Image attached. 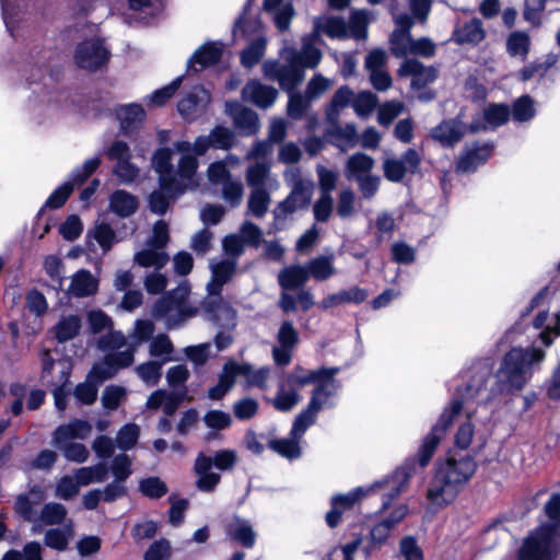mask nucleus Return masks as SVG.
<instances>
[{"label": "nucleus", "instance_id": "obj_29", "mask_svg": "<svg viewBox=\"0 0 560 560\" xmlns=\"http://www.w3.org/2000/svg\"><path fill=\"white\" fill-rule=\"evenodd\" d=\"M45 499L44 490L40 486L34 485L28 492L21 493L14 502L15 513L26 522H34L36 513L34 506L39 505Z\"/></svg>", "mask_w": 560, "mask_h": 560}, {"label": "nucleus", "instance_id": "obj_57", "mask_svg": "<svg viewBox=\"0 0 560 560\" xmlns=\"http://www.w3.org/2000/svg\"><path fill=\"white\" fill-rule=\"evenodd\" d=\"M139 491L151 500H158L168 492V488L160 477L152 476L139 481Z\"/></svg>", "mask_w": 560, "mask_h": 560}, {"label": "nucleus", "instance_id": "obj_51", "mask_svg": "<svg viewBox=\"0 0 560 560\" xmlns=\"http://www.w3.org/2000/svg\"><path fill=\"white\" fill-rule=\"evenodd\" d=\"M183 194L163 189L159 185V189L153 190L149 196V209L158 215H163L166 213L171 202L175 201Z\"/></svg>", "mask_w": 560, "mask_h": 560}, {"label": "nucleus", "instance_id": "obj_11", "mask_svg": "<svg viewBox=\"0 0 560 560\" xmlns=\"http://www.w3.org/2000/svg\"><path fill=\"white\" fill-rule=\"evenodd\" d=\"M517 560H552V533L541 527L526 537L517 551Z\"/></svg>", "mask_w": 560, "mask_h": 560}, {"label": "nucleus", "instance_id": "obj_31", "mask_svg": "<svg viewBox=\"0 0 560 560\" xmlns=\"http://www.w3.org/2000/svg\"><path fill=\"white\" fill-rule=\"evenodd\" d=\"M91 432L92 425L86 420L74 419L67 424L57 427L52 433V441L56 446H60L73 439L84 440Z\"/></svg>", "mask_w": 560, "mask_h": 560}, {"label": "nucleus", "instance_id": "obj_15", "mask_svg": "<svg viewBox=\"0 0 560 560\" xmlns=\"http://www.w3.org/2000/svg\"><path fill=\"white\" fill-rule=\"evenodd\" d=\"M494 142H475L471 147L465 148L456 162V172L463 174L474 173L483 165L492 155Z\"/></svg>", "mask_w": 560, "mask_h": 560}, {"label": "nucleus", "instance_id": "obj_50", "mask_svg": "<svg viewBox=\"0 0 560 560\" xmlns=\"http://www.w3.org/2000/svg\"><path fill=\"white\" fill-rule=\"evenodd\" d=\"M510 113L513 121L518 124L528 122L537 113L535 102L528 94H524L512 103Z\"/></svg>", "mask_w": 560, "mask_h": 560}, {"label": "nucleus", "instance_id": "obj_38", "mask_svg": "<svg viewBox=\"0 0 560 560\" xmlns=\"http://www.w3.org/2000/svg\"><path fill=\"white\" fill-rule=\"evenodd\" d=\"M138 206V198L124 189H117L109 196V209L119 218L132 215Z\"/></svg>", "mask_w": 560, "mask_h": 560}, {"label": "nucleus", "instance_id": "obj_25", "mask_svg": "<svg viewBox=\"0 0 560 560\" xmlns=\"http://www.w3.org/2000/svg\"><path fill=\"white\" fill-rule=\"evenodd\" d=\"M32 0H0L1 15L7 31L15 37L14 31L19 27L26 14L31 13Z\"/></svg>", "mask_w": 560, "mask_h": 560}, {"label": "nucleus", "instance_id": "obj_6", "mask_svg": "<svg viewBox=\"0 0 560 560\" xmlns=\"http://www.w3.org/2000/svg\"><path fill=\"white\" fill-rule=\"evenodd\" d=\"M340 371L339 366H322L307 371L298 368L294 372L289 373V383L300 386L313 384L314 388L308 405L319 413L322 410L332 409L337 406L342 385L336 375Z\"/></svg>", "mask_w": 560, "mask_h": 560}, {"label": "nucleus", "instance_id": "obj_2", "mask_svg": "<svg viewBox=\"0 0 560 560\" xmlns=\"http://www.w3.org/2000/svg\"><path fill=\"white\" fill-rule=\"evenodd\" d=\"M421 445L418 452L408 457L402 465L397 467L393 474L375 480L369 486H361L350 490L348 493H338L330 498V510L326 513L325 521L328 527L336 528L340 522L342 514L353 509V506L364 497L382 491V508L384 511L389 508L392 502L406 490L410 478L417 471V468L423 469L425 465L421 462Z\"/></svg>", "mask_w": 560, "mask_h": 560}, {"label": "nucleus", "instance_id": "obj_45", "mask_svg": "<svg viewBox=\"0 0 560 560\" xmlns=\"http://www.w3.org/2000/svg\"><path fill=\"white\" fill-rule=\"evenodd\" d=\"M170 260L165 250L148 246V248L137 252L133 256V262L140 267H153L155 270L162 269Z\"/></svg>", "mask_w": 560, "mask_h": 560}, {"label": "nucleus", "instance_id": "obj_61", "mask_svg": "<svg viewBox=\"0 0 560 560\" xmlns=\"http://www.w3.org/2000/svg\"><path fill=\"white\" fill-rule=\"evenodd\" d=\"M220 186L222 187V198L226 203L232 208L241 205L244 195V186L240 178L231 177Z\"/></svg>", "mask_w": 560, "mask_h": 560}, {"label": "nucleus", "instance_id": "obj_46", "mask_svg": "<svg viewBox=\"0 0 560 560\" xmlns=\"http://www.w3.org/2000/svg\"><path fill=\"white\" fill-rule=\"evenodd\" d=\"M505 47L509 56L525 61L530 50V37L526 32L514 31L509 34Z\"/></svg>", "mask_w": 560, "mask_h": 560}, {"label": "nucleus", "instance_id": "obj_42", "mask_svg": "<svg viewBox=\"0 0 560 560\" xmlns=\"http://www.w3.org/2000/svg\"><path fill=\"white\" fill-rule=\"evenodd\" d=\"M233 369V360L224 363L222 371L219 374L218 383L208 389L207 396L209 399L220 400L234 387L236 377Z\"/></svg>", "mask_w": 560, "mask_h": 560}, {"label": "nucleus", "instance_id": "obj_4", "mask_svg": "<svg viewBox=\"0 0 560 560\" xmlns=\"http://www.w3.org/2000/svg\"><path fill=\"white\" fill-rule=\"evenodd\" d=\"M476 470L477 462L469 453L451 451L439 459L425 493L430 506L438 510L451 505Z\"/></svg>", "mask_w": 560, "mask_h": 560}, {"label": "nucleus", "instance_id": "obj_16", "mask_svg": "<svg viewBox=\"0 0 560 560\" xmlns=\"http://www.w3.org/2000/svg\"><path fill=\"white\" fill-rule=\"evenodd\" d=\"M210 102L209 91L201 85H197L179 100L177 109L185 120L194 121L205 114Z\"/></svg>", "mask_w": 560, "mask_h": 560}, {"label": "nucleus", "instance_id": "obj_14", "mask_svg": "<svg viewBox=\"0 0 560 560\" xmlns=\"http://www.w3.org/2000/svg\"><path fill=\"white\" fill-rule=\"evenodd\" d=\"M201 308L215 326L221 328H234L236 326V312L222 298V294L205 298L201 302Z\"/></svg>", "mask_w": 560, "mask_h": 560}, {"label": "nucleus", "instance_id": "obj_64", "mask_svg": "<svg viewBox=\"0 0 560 560\" xmlns=\"http://www.w3.org/2000/svg\"><path fill=\"white\" fill-rule=\"evenodd\" d=\"M140 428L136 423H126L116 435V445L119 450L126 452L131 450L138 442Z\"/></svg>", "mask_w": 560, "mask_h": 560}, {"label": "nucleus", "instance_id": "obj_54", "mask_svg": "<svg viewBox=\"0 0 560 560\" xmlns=\"http://www.w3.org/2000/svg\"><path fill=\"white\" fill-rule=\"evenodd\" d=\"M318 412L307 404V406L294 418L290 435L303 438L307 429L317 421Z\"/></svg>", "mask_w": 560, "mask_h": 560}, {"label": "nucleus", "instance_id": "obj_12", "mask_svg": "<svg viewBox=\"0 0 560 560\" xmlns=\"http://www.w3.org/2000/svg\"><path fill=\"white\" fill-rule=\"evenodd\" d=\"M421 158L417 150H406L399 159L388 158L383 162V172L387 180L400 183L406 173L412 175L420 172Z\"/></svg>", "mask_w": 560, "mask_h": 560}, {"label": "nucleus", "instance_id": "obj_55", "mask_svg": "<svg viewBox=\"0 0 560 560\" xmlns=\"http://www.w3.org/2000/svg\"><path fill=\"white\" fill-rule=\"evenodd\" d=\"M67 514L68 511L63 504L49 502L43 506L38 518L44 525H60L65 522Z\"/></svg>", "mask_w": 560, "mask_h": 560}, {"label": "nucleus", "instance_id": "obj_49", "mask_svg": "<svg viewBox=\"0 0 560 560\" xmlns=\"http://www.w3.org/2000/svg\"><path fill=\"white\" fill-rule=\"evenodd\" d=\"M272 190L273 189H250L247 200L248 213L257 219L262 218L268 212Z\"/></svg>", "mask_w": 560, "mask_h": 560}, {"label": "nucleus", "instance_id": "obj_41", "mask_svg": "<svg viewBox=\"0 0 560 560\" xmlns=\"http://www.w3.org/2000/svg\"><path fill=\"white\" fill-rule=\"evenodd\" d=\"M353 91L348 85L340 86L332 95L325 109V119L327 122L339 120L340 110L348 105L352 106Z\"/></svg>", "mask_w": 560, "mask_h": 560}, {"label": "nucleus", "instance_id": "obj_59", "mask_svg": "<svg viewBox=\"0 0 560 560\" xmlns=\"http://www.w3.org/2000/svg\"><path fill=\"white\" fill-rule=\"evenodd\" d=\"M174 351L173 343L167 335L159 334L152 338L149 346V353L153 358H162L163 363L172 360L171 354Z\"/></svg>", "mask_w": 560, "mask_h": 560}, {"label": "nucleus", "instance_id": "obj_44", "mask_svg": "<svg viewBox=\"0 0 560 560\" xmlns=\"http://www.w3.org/2000/svg\"><path fill=\"white\" fill-rule=\"evenodd\" d=\"M316 28L330 38H350L348 24L339 16L322 15L316 18Z\"/></svg>", "mask_w": 560, "mask_h": 560}, {"label": "nucleus", "instance_id": "obj_8", "mask_svg": "<svg viewBox=\"0 0 560 560\" xmlns=\"http://www.w3.org/2000/svg\"><path fill=\"white\" fill-rule=\"evenodd\" d=\"M190 287L183 281L177 288L166 292L152 307V316L163 319L168 329L182 327L188 319L195 317L198 307L188 300Z\"/></svg>", "mask_w": 560, "mask_h": 560}, {"label": "nucleus", "instance_id": "obj_30", "mask_svg": "<svg viewBox=\"0 0 560 560\" xmlns=\"http://www.w3.org/2000/svg\"><path fill=\"white\" fill-rule=\"evenodd\" d=\"M368 296L369 291L366 289L354 285L349 289H343L328 294L318 303V307L323 311H327L346 303L361 304L368 299Z\"/></svg>", "mask_w": 560, "mask_h": 560}, {"label": "nucleus", "instance_id": "obj_18", "mask_svg": "<svg viewBox=\"0 0 560 560\" xmlns=\"http://www.w3.org/2000/svg\"><path fill=\"white\" fill-rule=\"evenodd\" d=\"M211 279L207 283L208 295L222 293L223 287L229 283L237 269L236 259L213 258L209 264Z\"/></svg>", "mask_w": 560, "mask_h": 560}, {"label": "nucleus", "instance_id": "obj_13", "mask_svg": "<svg viewBox=\"0 0 560 560\" xmlns=\"http://www.w3.org/2000/svg\"><path fill=\"white\" fill-rule=\"evenodd\" d=\"M312 199V185L302 179L295 182L290 194L273 209L275 221L285 220L289 214L306 208Z\"/></svg>", "mask_w": 560, "mask_h": 560}, {"label": "nucleus", "instance_id": "obj_9", "mask_svg": "<svg viewBox=\"0 0 560 560\" xmlns=\"http://www.w3.org/2000/svg\"><path fill=\"white\" fill-rule=\"evenodd\" d=\"M237 463V453L231 448L217 451L214 455L207 456L200 452L195 460L194 470L197 475L196 487L202 492H212L219 485L221 476L212 471L214 466L219 470H231Z\"/></svg>", "mask_w": 560, "mask_h": 560}, {"label": "nucleus", "instance_id": "obj_48", "mask_svg": "<svg viewBox=\"0 0 560 560\" xmlns=\"http://www.w3.org/2000/svg\"><path fill=\"white\" fill-rule=\"evenodd\" d=\"M81 329V318L78 315L62 316L54 327L58 342H66L77 337Z\"/></svg>", "mask_w": 560, "mask_h": 560}, {"label": "nucleus", "instance_id": "obj_5", "mask_svg": "<svg viewBox=\"0 0 560 560\" xmlns=\"http://www.w3.org/2000/svg\"><path fill=\"white\" fill-rule=\"evenodd\" d=\"M280 60L268 59L262 62L264 77L278 82L281 90L292 92L305 78L306 69H315L322 58L320 49H313L305 45L301 49L284 46L279 50Z\"/></svg>", "mask_w": 560, "mask_h": 560}, {"label": "nucleus", "instance_id": "obj_35", "mask_svg": "<svg viewBox=\"0 0 560 560\" xmlns=\"http://www.w3.org/2000/svg\"><path fill=\"white\" fill-rule=\"evenodd\" d=\"M548 318L549 314L547 311H541L535 316L533 326L536 329H544L539 332L538 339L534 343L539 341L545 347H549L553 339L560 335V312L555 314L551 323L546 324Z\"/></svg>", "mask_w": 560, "mask_h": 560}, {"label": "nucleus", "instance_id": "obj_1", "mask_svg": "<svg viewBox=\"0 0 560 560\" xmlns=\"http://www.w3.org/2000/svg\"><path fill=\"white\" fill-rule=\"evenodd\" d=\"M545 350L530 347H513L500 361L494 372L492 358H480L464 370L455 380L454 394L436 422L421 440V462L430 463L438 446L446 436L455 418L464 410L471 418L477 406L492 405L503 396L522 390L545 360Z\"/></svg>", "mask_w": 560, "mask_h": 560}, {"label": "nucleus", "instance_id": "obj_26", "mask_svg": "<svg viewBox=\"0 0 560 560\" xmlns=\"http://www.w3.org/2000/svg\"><path fill=\"white\" fill-rule=\"evenodd\" d=\"M117 242L116 232L105 222L96 223L86 232L85 236L88 249L95 253L97 244L101 247L103 255H106Z\"/></svg>", "mask_w": 560, "mask_h": 560}, {"label": "nucleus", "instance_id": "obj_19", "mask_svg": "<svg viewBox=\"0 0 560 560\" xmlns=\"http://www.w3.org/2000/svg\"><path fill=\"white\" fill-rule=\"evenodd\" d=\"M399 77H411L412 89H423L438 79V69L417 59H405L397 70Z\"/></svg>", "mask_w": 560, "mask_h": 560}, {"label": "nucleus", "instance_id": "obj_20", "mask_svg": "<svg viewBox=\"0 0 560 560\" xmlns=\"http://www.w3.org/2000/svg\"><path fill=\"white\" fill-rule=\"evenodd\" d=\"M330 126L325 130L326 140L341 152H347L357 147L359 142V135L357 126L353 122H348L345 126L336 122H328Z\"/></svg>", "mask_w": 560, "mask_h": 560}, {"label": "nucleus", "instance_id": "obj_39", "mask_svg": "<svg viewBox=\"0 0 560 560\" xmlns=\"http://www.w3.org/2000/svg\"><path fill=\"white\" fill-rule=\"evenodd\" d=\"M234 374L237 376L246 377V385L248 387H258L260 389L267 388V382L270 376V368L262 366L258 370H253V365L250 363H238L234 361Z\"/></svg>", "mask_w": 560, "mask_h": 560}, {"label": "nucleus", "instance_id": "obj_58", "mask_svg": "<svg viewBox=\"0 0 560 560\" xmlns=\"http://www.w3.org/2000/svg\"><path fill=\"white\" fill-rule=\"evenodd\" d=\"M289 94V101L287 105V114L294 120L301 119L305 112L310 108L312 101L300 92H287Z\"/></svg>", "mask_w": 560, "mask_h": 560}, {"label": "nucleus", "instance_id": "obj_37", "mask_svg": "<svg viewBox=\"0 0 560 560\" xmlns=\"http://www.w3.org/2000/svg\"><path fill=\"white\" fill-rule=\"evenodd\" d=\"M335 254L319 255L310 259L304 267L308 279L313 278L316 281H326L336 273L334 266Z\"/></svg>", "mask_w": 560, "mask_h": 560}, {"label": "nucleus", "instance_id": "obj_63", "mask_svg": "<svg viewBox=\"0 0 560 560\" xmlns=\"http://www.w3.org/2000/svg\"><path fill=\"white\" fill-rule=\"evenodd\" d=\"M377 104V97L370 91H362L357 95L353 94L352 108L355 114L365 118L372 114Z\"/></svg>", "mask_w": 560, "mask_h": 560}, {"label": "nucleus", "instance_id": "obj_23", "mask_svg": "<svg viewBox=\"0 0 560 560\" xmlns=\"http://www.w3.org/2000/svg\"><path fill=\"white\" fill-rule=\"evenodd\" d=\"M466 133V124L458 117L444 119L431 130V137L444 148H453Z\"/></svg>", "mask_w": 560, "mask_h": 560}, {"label": "nucleus", "instance_id": "obj_22", "mask_svg": "<svg viewBox=\"0 0 560 560\" xmlns=\"http://www.w3.org/2000/svg\"><path fill=\"white\" fill-rule=\"evenodd\" d=\"M277 97V89L266 85L259 80L248 81L242 90V98L261 109L271 107Z\"/></svg>", "mask_w": 560, "mask_h": 560}, {"label": "nucleus", "instance_id": "obj_56", "mask_svg": "<svg viewBox=\"0 0 560 560\" xmlns=\"http://www.w3.org/2000/svg\"><path fill=\"white\" fill-rule=\"evenodd\" d=\"M412 40L411 33L393 31L389 36L390 54L396 58H406L410 52Z\"/></svg>", "mask_w": 560, "mask_h": 560}, {"label": "nucleus", "instance_id": "obj_21", "mask_svg": "<svg viewBox=\"0 0 560 560\" xmlns=\"http://www.w3.org/2000/svg\"><path fill=\"white\" fill-rule=\"evenodd\" d=\"M145 116L144 108L138 103L125 104L116 108L120 132L126 137H132L140 130Z\"/></svg>", "mask_w": 560, "mask_h": 560}, {"label": "nucleus", "instance_id": "obj_24", "mask_svg": "<svg viewBox=\"0 0 560 560\" xmlns=\"http://www.w3.org/2000/svg\"><path fill=\"white\" fill-rule=\"evenodd\" d=\"M223 52V45L220 42H207L201 45L187 61V72L200 71L217 65Z\"/></svg>", "mask_w": 560, "mask_h": 560}, {"label": "nucleus", "instance_id": "obj_17", "mask_svg": "<svg viewBox=\"0 0 560 560\" xmlns=\"http://www.w3.org/2000/svg\"><path fill=\"white\" fill-rule=\"evenodd\" d=\"M225 113L232 118L234 127L242 136H253L259 130L258 115L237 101L225 102Z\"/></svg>", "mask_w": 560, "mask_h": 560}, {"label": "nucleus", "instance_id": "obj_3", "mask_svg": "<svg viewBox=\"0 0 560 560\" xmlns=\"http://www.w3.org/2000/svg\"><path fill=\"white\" fill-rule=\"evenodd\" d=\"M153 331L154 326L150 320L137 319L130 341L120 330L103 335L97 341V348L104 358L92 366L90 376L97 382H105L132 365L138 347L149 341Z\"/></svg>", "mask_w": 560, "mask_h": 560}, {"label": "nucleus", "instance_id": "obj_62", "mask_svg": "<svg viewBox=\"0 0 560 560\" xmlns=\"http://www.w3.org/2000/svg\"><path fill=\"white\" fill-rule=\"evenodd\" d=\"M485 121L494 128L506 124L511 117L510 107L506 104H490L483 110Z\"/></svg>", "mask_w": 560, "mask_h": 560}, {"label": "nucleus", "instance_id": "obj_10", "mask_svg": "<svg viewBox=\"0 0 560 560\" xmlns=\"http://www.w3.org/2000/svg\"><path fill=\"white\" fill-rule=\"evenodd\" d=\"M110 57L109 49L102 39H88L79 43L73 54L78 68L91 72L97 71L107 65Z\"/></svg>", "mask_w": 560, "mask_h": 560}, {"label": "nucleus", "instance_id": "obj_27", "mask_svg": "<svg viewBox=\"0 0 560 560\" xmlns=\"http://www.w3.org/2000/svg\"><path fill=\"white\" fill-rule=\"evenodd\" d=\"M49 55V50L44 49L38 44H34L28 48L27 55L23 60V68L25 72H31V74L26 77V81L30 84H33L37 80H42L44 78L45 67Z\"/></svg>", "mask_w": 560, "mask_h": 560}, {"label": "nucleus", "instance_id": "obj_7", "mask_svg": "<svg viewBox=\"0 0 560 560\" xmlns=\"http://www.w3.org/2000/svg\"><path fill=\"white\" fill-rule=\"evenodd\" d=\"M173 151L170 148L158 149L152 156V166L159 176V185L163 189L185 192L192 185L198 168L195 156H180L177 168L172 163Z\"/></svg>", "mask_w": 560, "mask_h": 560}, {"label": "nucleus", "instance_id": "obj_33", "mask_svg": "<svg viewBox=\"0 0 560 560\" xmlns=\"http://www.w3.org/2000/svg\"><path fill=\"white\" fill-rule=\"evenodd\" d=\"M375 161L372 156L357 152L348 158L345 164V176L348 180H358L372 174Z\"/></svg>", "mask_w": 560, "mask_h": 560}, {"label": "nucleus", "instance_id": "obj_40", "mask_svg": "<svg viewBox=\"0 0 560 560\" xmlns=\"http://www.w3.org/2000/svg\"><path fill=\"white\" fill-rule=\"evenodd\" d=\"M228 535L234 541L241 544L244 548H253L256 541V533L248 520L234 516L232 523L228 525Z\"/></svg>", "mask_w": 560, "mask_h": 560}, {"label": "nucleus", "instance_id": "obj_53", "mask_svg": "<svg viewBox=\"0 0 560 560\" xmlns=\"http://www.w3.org/2000/svg\"><path fill=\"white\" fill-rule=\"evenodd\" d=\"M267 40L264 36H258L241 52V63L245 68L256 66L266 52Z\"/></svg>", "mask_w": 560, "mask_h": 560}, {"label": "nucleus", "instance_id": "obj_36", "mask_svg": "<svg viewBox=\"0 0 560 560\" xmlns=\"http://www.w3.org/2000/svg\"><path fill=\"white\" fill-rule=\"evenodd\" d=\"M486 32L481 20L474 18L470 21L457 26L453 32V39L459 45H477L483 40Z\"/></svg>", "mask_w": 560, "mask_h": 560}, {"label": "nucleus", "instance_id": "obj_52", "mask_svg": "<svg viewBox=\"0 0 560 560\" xmlns=\"http://www.w3.org/2000/svg\"><path fill=\"white\" fill-rule=\"evenodd\" d=\"M108 468L105 463H97L93 466L81 467L74 470V477L83 487L93 482H103L106 480Z\"/></svg>", "mask_w": 560, "mask_h": 560}, {"label": "nucleus", "instance_id": "obj_32", "mask_svg": "<svg viewBox=\"0 0 560 560\" xmlns=\"http://www.w3.org/2000/svg\"><path fill=\"white\" fill-rule=\"evenodd\" d=\"M302 387L300 385H291L288 374L285 380L279 383L276 396L271 400L273 408L281 412L292 410L301 400L299 389Z\"/></svg>", "mask_w": 560, "mask_h": 560}, {"label": "nucleus", "instance_id": "obj_47", "mask_svg": "<svg viewBox=\"0 0 560 560\" xmlns=\"http://www.w3.org/2000/svg\"><path fill=\"white\" fill-rule=\"evenodd\" d=\"M300 440L301 438H294L289 434V438L272 439L268 441V447L279 456L293 460L298 459L302 455Z\"/></svg>", "mask_w": 560, "mask_h": 560}, {"label": "nucleus", "instance_id": "obj_34", "mask_svg": "<svg viewBox=\"0 0 560 560\" xmlns=\"http://www.w3.org/2000/svg\"><path fill=\"white\" fill-rule=\"evenodd\" d=\"M98 290V279L88 269L78 270L71 278L68 293L75 298L95 294Z\"/></svg>", "mask_w": 560, "mask_h": 560}, {"label": "nucleus", "instance_id": "obj_28", "mask_svg": "<svg viewBox=\"0 0 560 560\" xmlns=\"http://www.w3.org/2000/svg\"><path fill=\"white\" fill-rule=\"evenodd\" d=\"M245 178L250 189H277L279 187L278 180L271 174L270 164L265 161L249 165Z\"/></svg>", "mask_w": 560, "mask_h": 560}, {"label": "nucleus", "instance_id": "obj_43", "mask_svg": "<svg viewBox=\"0 0 560 560\" xmlns=\"http://www.w3.org/2000/svg\"><path fill=\"white\" fill-rule=\"evenodd\" d=\"M306 268L301 265H291L282 270L278 275V283L283 290H296L303 287L308 281V275Z\"/></svg>", "mask_w": 560, "mask_h": 560}, {"label": "nucleus", "instance_id": "obj_60", "mask_svg": "<svg viewBox=\"0 0 560 560\" xmlns=\"http://www.w3.org/2000/svg\"><path fill=\"white\" fill-rule=\"evenodd\" d=\"M103 382H97L93 380L90 374L88 375V381L83 383H79L73 390V396L80 405H92L97 397V385Z\"/></svg>", "mask_w": 560, "mask_h": 560}]
</instances>
